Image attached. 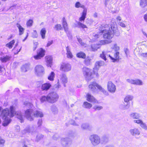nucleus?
I'll list each match as a JSON object with an SVG mask.
<instances>
[{"label": "nucleus", "instance_id": "nucleus-29", "mask_svg": "<svg viewBox=\"0 0 147 147\" xmlns=\"http://www.w3.org/2000/svg\"><path fill=\"white\" fill-rule=\"evenodd\" d=\"M17 27L19 29V35H21L22 34L24 33L25 30L24 28H23L19 24L17 23L16 24Z\"/></svg>", "mask_w": 147, "mask_h": 147}, {"label": "nucleus", "instance_id": "nucleus-31", "mask_svg": "<svg viewBox=\"0 0 147 147\" xmlns=\"http://www.w3.org/2000/svg\"><path fill=\"white\" fill-rule=\"evenodd\" d=\"M112 42L111 40H102L100 41V43L99 44L100 45H104L111 43Z\"/></svg>", "mask_w": 147, "mask_h": 147}, {"label": "nucleus", "instance_id": "nucleus-61", "mask_svg": "<svg viewBox=\"0 0 147 147\" xmlns=\"http://www.w3.org/2000/svg\"><path fill=\"white\" fill-rule=\"evenodd\" d=\"M93 22V20H88L86 21V24H89L90 26L91 25Z\"/></svg>", "mask_w": 147, "mask_h": 147}, {"label": "nucleus", "instance_id": "nucleus-21", "mask_svg": "<svg viewBox=\"0 0 147 147\" xmlns=\"http://www.w3.org/2000/svg\"><path fill=\"white\" fill-rule=\"evenodd\" d=\"M129 116L133 119H139L141 117L140 114L136 112L131 113L129 115Z\"/></svg>", "mask_w": 147, "mask_h": 147}, {"label": "nucleus", "instance_id": "nucleus-26", "mask_svg": "<svg viewBox=\"0 0 147 147\" xmlns=\"http://www.w3.org/2000/svg\"><path fill=\"white\" fill-rule=\"evenodd\" d=\"M34 117H42L43 116V114L42 112L40 110H39L34 112Z\"/></svg>", "mask_w": 147, "mask_h": 147}, {"label": "nucleus", "instance_id": "nucleus-57", "mask_svg": "<svg viewBox=\"0 0 147 147\" xmlns=\"http://www.w3.org/2000/svg\"><path fill=\"white\" fill-rule=\"evenodd\" d=\"M51 110L53 112L56 113L57 112V109L56 107L53 106L51 107Z\"/></svg>", "mask_w": 147, "mask_h": 147}, {"label": "nucleus", "instance_id": "nucleus-43", "mask_svg": "<svg viewBox=\"0 0 147 147\" xmlns=\"http://www.w3.org/2000/svg\"><path fill=\"white\" fill-rule=\"evenodd\" d=\"M111 47L112 49H114L116 51H118L119 49V47L117 46V44L116 43H115L113 44H111Z\"/></svg>", "mask_w": 147, "mask_h": 147}, {"label": "nucleus", "instance_id": "nucleus-59", "mask_svg": "<svg viewBox=\"0 0 147 147\" xmlns=\"http://www.w3.org/2000/svg\"><path fill=\"white\" fill-rule=\"evenodd\" d=\"M126 81L130 83L131 84H134V80H133L131 79H127L126 80Z\"/></svg>", "mask_w": 147, "mask_h": 147}, {"label": "nucleus", "instance_id": "nucleus-35", "mask_svg": "<svg viewBox=\"0 0 147 147\" xmlns=\"http://www.w3.org/2000/svg\"><path fill=\"white\" fill-rule=\"evenodd\" d=\"M55 76V74L52 71L49 75L48 77V79L50 81H53L54 80Z\"/></svg>", "mask_w": 147, "mask_h": 147}, {"label": "nucleus", "instance_id": "nucleus-34", "mask_svg": "<svg viewBox=\"0 0 147 147\" xmlns=\"http://www.w3.org/2000/svg\"><path fill=\"white\" fill-rule=\"evenodd\" d=\"M46 33V30L45 28H43L40 31V34L42 39H44L45 38Z\"/></svg>", "mask_w": 147, "mask_h": 147}, {"label": "nucleus", "instance_id": "nucleus-32", "mask_svg": "<svg viewBox=\"0 0 147 147\" xmlns=\"http://www.w3.org/2000/svg\"><path fill=\"white\" fill-rule=\"evenodd\" d=\"M15 43V40H13L9 43H7L6 45L5 46L6 47H8L9 49H11L12 48Z\"/></svg>", "mask_w": 147, "mask_h": 147}, {"label": "nucleus", "instance_id": "nucleus-25", "mask_svg": "<svg viewBox=\"0 0 147 147\" xmlns=\"http://www.w3.org/2000/svg\"><path fill=\"white\" fill-rule=\"evenodd\" d=\"M11 58L10 55H6L5 56L1 57L0 58V60L2 63H6L9 61Z\"/></svg>", "mask_w": 147, "mask_h": 147}, {"label": "nucleus", "instance_id": "nucleus-48", "mask_svg": "<svg viewBox=\"0 0 147 147\" xmlns=\"http://www.w3.org/2000/svg\"><path fill=\"white\" fill-rule=\"evenodd\" d=\"M133 122L135 123H136L138 124H140V125L143 122L142 121L141 119H137V120H134Z\"/></svg>", "mask_w": 147, "mask_h": 147}, {"label": "nucleus", "instance_id": "nucleus-45", "mask_svg": "<svg viewBox=\"0 0 147 147\" xmlns=\"http://www.w3.org/2000/svg\"><path fill=\"white\" fill-rule=\"evenodd\" d=\"M91 59L88 57H87L84 60L85 63L87 65H89L90 63Z\"/></svg>", "mask_w": 147, "mask_h": 147}, {"label": "nucleus", "instance_id": "nucleus-49", "mask_svg": "<svg viewBox=\"0 0 147 147\" xmlns=\"http://www.w3.org/2000/svg\"><path fill=\"white\" fill-rule=\"evenodd\" d=\"M55 28L56 30H60L62 29V27L60 24H57L55 25Z\"/></svg>", "mask_w": 147, "mask_h": 147}, {"label": "nucleus", "instance_id": "nucleus-24", "mask_svg": "<svg viewBox=\"0 0 147 147\" xmlns=\"http://www.w3.org/2000/svg\"><path fill=\"white\" fill-rule=\"evenodd\" d=\"M87 13V10L84 9L82 13V16L79 18L80 22L84 21L86 18Z\"/></svg>", "mask_w": 147, "mask_h": 147}, {"label": "nucleus", "instance_id": "nucleus-47", "mask_svg": "<svg viewBox=\"0 0 147 147\" xmlns=\"http://www.w3.org/2000/svg\"><path fill=\"white\" fill-rule=\"evenodd\" d=\"M140 126L142 129L145 130H147V126L146 124L143 122L140 125Z\"/></svg>", "mask_w": 147, "mask_h": 147}, {"label": "nucleus", "instance_id": "nucleus-10", "mask_svg": "<svg viewBox=\"0 0 147 147\" xmlns=\"http://www.w3.org/2000/svg\"><path fill=\"white\" fill-rule=\"evenodd\" d=\"M35 74L37 76H41L44 73V68L41 65H36L35 68Z\"/></svg>", "mask_w": 147, "mask_h": 147}, {"label": "nucleus", "instance_id": "nucleus-46", "mask_svg": "<svg viewBox=\"0 0 147 147\" xmlns=\"http://www.w3.org/2000/svg\"><path fill=\"white\" fill-rule=\"evenodd\" d=\"M103 108L102 107L97 105H95L93 108L95 110V111H99L101 109H102Z\"/></svg>", "mask_w": 147, "mask_h": 147}, {"label": "nucleus", "instance_id": "nucleus-12", "mask_svg": "<svg viewBox=\"0 0 147 147\" xmlns=\"http://www.w3.org/2000/svg\"><path fill=\"white\" fill-rule=\"evenodd\" d=\"M104 61H97L96 63L95 67L93 69V72L94 74L96 75L97 77H98V76L97 71L100 67L104 65Z\"/></svg>", "mask_w": 147, "mask_h": 147}, {"label": "nucleus", "instance_id": "nucleus-40", "mask_svg": "<svg viewBox=\"0 0 147 147\" xmlns=\"http://www.w3.org/2000/svg\"><path fill=\"white\" fill-rule=\"evenodd\" d=\"M134 84L137 85L141 86L143 84V83L141 80L137 79L134 80Z\"/></svg>", "mask_w": 147, "mask_h": 147}, {"label": "nucleus", "instance_id": "nucleus-4", "mask_svg": "<svg viewBox=\"0 0 147 147\" xmlns=\"http://www.w3.org/2000/svg\"><path fill=\"white\" fill-rule=\"evenodd\" d=\"M24 107H26L29 108L25 111V117L28 120L32 121L34 119L33 110L30 108H32L33 107V105L31 103L28 102L27 101H25L24 103Z\"/></svg>", "mask_w": 147, "mask_h": 147}, {"label": "nucleus", "instance_id": "nucleus-8", "mask_svg": "<svg viewBox=\"0 0 147 147\" xmlns=\"http://www.w3.org/2000/svg\"><path fill=\"white\" fill-rule=\"evenodd\" d=\"M89 139L92 144L94 146H96L100 142V137L96 134L92 135L89 137Z\"/></svg>", "mask_w": 147, "mask_h": 147}, {"label": "nucleus", "instance_id": "nucleus-14", "mask_svg": "<svg viewBox=\"0 0 147 147\" xmlns=\"http://www.w3.org/2000/svg\"><path fill=\"white\" fill-rule=\"evenodd\" d=\"M61 142L62 146L64 147L69 146L71 144V140L68 138H62Z\"/></svg>", "mask_w": 147, "mask_h": 147}, {"label": "nucleus", "instance_id": "nucleus-44", "mask_svg": "<svg viewBox=\"0 0 147 147\" xmlns=\"http://www.w3.org/2000/svg\"><path fill=\"white\" fill-rule=\"evenodd\" d=\"M40 100L41 102H43L46 101L48 102V95L47 96H42Z\"/></svg>", "mask_w": 147, "mask_h": 147}, {"label": "nucleus", "instance_id": "nucleus-30", "mask_svg": "<svg viewBox=\"0 0 147 147\" xmlns=\"http://www.w3.org/2000/svg\"><path fill=\"white\" fill-rule=\"evenodd\" d=\"M76 56L78 58L84 59L86 57V55L84 53L80 52L76 54Z\"/></svg>", "mask_w": 147, "mask_h": 147}, {"label": "nucleus", "instance_id": "nucleus-54", "mask_svg": "<svg viewBox=\"0 0 147 147\" xmlns=\"http://www.w3.org/2000/svg\"><path fill=\"white\" fill-rule=\"evenodd\" d=\"M61 86L59 83V82H57V84L54 85V89L56 90H57L58 89L61 87Z\"/></svg>", "mask_w": 147, "mask_h": 147}, {"label": "nucleus", "instance_id": "nucleus-58", "mask_svg": "<svg viewBox=\"0 0 147 147\" xmlns=\"http://www.w3.org/2000/svg\"><path fill=\"white\" fill-rule=\"evenodd\" d=\"M53 40H52L48 41L46 47H49L52 44H53Z\"/></svg>", "mask_w": 147, "mask_h": 147}, {"label": "nucleus", "instance_id": "nucleus-5", "mask_svg": "<svg viewBox=\"0 0 147 147\" xmlns=\"http://www.w3.org/2000/svg\"><path fill=\"white\" fill-rule=\"evenodd\" d=\"M96 87L105 94H108L107 92L96 82H91L88 86L89 88L93 92H95L96 91Z\"/></svg>", "mask_w": 147, "mask_h": 147}, {"label": "nucleus", "instance_id": "nucleus-19", "mask_svg": "<svg viewBox=\"0 0 147 147\" xmlns=\"http://www.w3.org/2000/svg\"><path fill=\"white\" fill-rule=\"evenodd\" d=\"M51 86V84L49 83H44L41 85V89L42 91H47Z\"/></svg>", "mask_w": 147, "mask_h": 147}, {"label": "nucleus", "instance_id": "nucleus-27", "mask_svg": "<svg viewBox=\"0 0 147 147\" xmlns=\"http://www.w3.org/2000/svg\"><path fill=\"white\" fill-rule=\"evenodd\" d=\"M100 46L99 44H94L92 45L90 50L92 51H95L100 48Z\"/></svg>", "mask_w": 147, "mask_h": 147}, {"label": "nucleus", "instance_id": "nucleus-22", "mask_svg": "<svg viewBox=\"0 0 147 147\" xmlns=\"http://www.w3.org/2000/svg\"><path fill=\"white\" fill-rule=\"evenodd\" d=\"M60 79L62 83L64 84V86H65V84L67 82V78L66 75L64 74H61L60 76Z\"/></svg>", "mask_w": 147, "mask_h": 147}, {"label": "nucleus", "instance_id": "nucleus-2", "mask_svg": "<svg viewBox=\"0 0 147 147\" xmlns=\"http://www.w3.org/2000/svg\"><path fill=\"white\" fill-rule=\"evenodd\" d=\"M100 33L103 34V37L104 39L111 40L115 35L118 36L120 34L117 25L114 23L110 25L107 24L101 25L100 27Z\"/></svg>", "mask_w": 147, "mask_h": 147}, {"label": "nucleus", "instance_id": "nucleus-41", "mask_svg": "<svg viewBox=\"0 0 147 147\" xmlns=\"http://www.w3.org/2000/svg\"><path fill=\"white\" fill-rule=\"evenodd\" d=\"M130 107L129 103H127V104H124L121 105V108L123 110H126L128 109Z\"/></svg>", "mask_w": 147, "mask_h": 147}, {"label": "nucleus", "instance_id": "nucleus-23", "mask_svg": "<svg viewBox=\"0 0 147 147\" xmlns=\"http://www.w3.org/2000/svg\"><path fill=\"white\" fill-rule=\"evenodd\" d=\"M82 128L84 130H90L92 128V126L88 123H83L81 125Z\"/></svg>", "mask_w": 147, "mask_h": 147}, {"label": "nucleus", "instance_id": "nucleus-51", "mask_svg": "<svg viewBox=\"0 0 147 147\" xmlns=\"http://www.w3.org/2000/svg\"><path fill=\"white\" fill-rule=\"evenodd\" d=\"M33 21L32 20H29L26 23V25L27 26H31L32 25Z\"/></svg>", "mask_w": 147, "mask_h": 147}, {"label": "nucleus", "instance_id": "nucleus-52", "mask_svg": "<svg viewBox=\"0 0 147 147\" xmlns=\"http://www.w3.org/2000/svg\"><path fill=\"white\" fill-rule=\"evenodd\" d=\"M43 137V136L41 134H39L36 137V140L37 141L39 140Z\"/></svg>", "mask_w": 147, "mask_h": 147}, {"label": "nucleus", "instance_id": "nucleus-18", "mask_svg": "<svg viewBox=\"0 0 147 147\" xmlns=\"http://www.w3.org/2000/svg\"><path fill=\"white\" fill-rule=\"evenodd\" d=\"M45 60L47 66L51 67L53 64V58L51 56H47L45 57Z\"/></svg>", "mask_w": 147, "mask_h": 147}, {"label": "nucleus", "instance_id": "nucleus-1", "mask_svg": "<svg viewBox=\"0 0 147 147\" xmlns=\"http://www.w3.org/2000/svg\"><path fill=\"white\" fill-rule=\"evenodd\" d=\"M16 115V117L20 121L21 123L24 121V116L22 115L20 111H15L14 107L11 106L10 107L9 110L6 108L2 110V108L0 107V116L4 120L3 125L5 127L7 126L11 122L10 118Z\"/></svg>", "mask_w": 147, "mask_h": 147}, {"label": "nucleus", "instance_id": "nucleus-39", "mask_svg": "<svg viewBox=\"0 0 147 147\" xmlns=\"http://www.w3.org/2000/svg\"><path fill=\"white\" fill-rule=\"evenodd\" d=\"M75 6L77 8H81L84 9L85 8V6L84 5L81 4L79 2H77L75 4Z\"/></svg>", "mask_w": 147, "mask_h": 147}, {"label": "nucleus", "instance_id": "nucleus-36", "mask_svg": "<svg viewBox=\"0 0 147 147\" xmlns=\"http://www.w3.org/2000/svg\"><path fill=\"white\" fill-rule=\"evenodd\" d=\"M29 65L28 64H25L23 65L21 67V70L22 71L25 72L29 69Z\"/></svg>", "mask_w": 147, "mask_h": 147}, {"label": "nucleus", "instance_id": "nucleus-13", "mask_svg": "<svg viewBox=\"0 0 147 147\" xmlns=\"http://www.w3.org/2000/svg\"><path fill=\"white\" fill-rule=\"evenodd\" d=\"M107 88L108 91L111 93H114L116 90V87L115 85L111 81L108 82Z\"/></svg>", "mask_w": 147, "mask_h": 147}, {"label": "nucleus", "instance_id": "nucleus-7", "mask_svg": "<svg viewBox=\"0 0 147 147\" xmlns=\"http://www.w3.org/2000/svg\"><path fill=\"white\" fill-rule=\"evenodd\" d=\"M83 74L86 80L89 81L93 78L91 70L86 67H84L82 69Z\"/></svg>", "mask_w": 147, "mask_h": 147}, {"label": "nucleus", "instance_id": "nucleus-38", "mask_svg": "<svg viewBox=\"0 0 147 147\" xmlns=\"http://www.w3.org/2000/svg\"><path fill=\"white\" fill-rule=\"evenodd\" d=\"M77 27L79 28H82L83 29H84L85 28H87V27L86 26L81 22H77Z\"/></svg>", "mask_w": 147, "mask_h": 147}, {"label": "nucleus", "instance_id": "nucleus-56", "mask_svg": "<svg viewBox=\"0 0 147 147\" xmlns=\"http://www.w3.org/2000/svg\"><path fill=\"white\" fill-rule=\"evenodd\" d=\"M51 110L53 112L56 113L57 112V109L56 107L53 106L51 107Z\"/></svg>", "mask_w": 147, "mask_h": 147}, {"label": "nucleus", "instance_id": "nucleus-42", "mask_svg": "<svg viewBox=\"0 0 147 147\" xmlns=\"http://www.w3.org/2000/svg\"><path fill=\"white\" fill-rule=\"evenodd\" d=\"M83 106L84 108L89 109L92 107V105L90 103L86 102L84 103Z\"/></svg>", "mask_w": 147, "mask_h": 147}, {"label": "nucleus", "instance_id": "nucleus-9", "mask_svg": "<svg viewBox=\"0 0 147 147\" xmlns=\"http://www.w3.org/2000/svg\"><path fill=\"white\" fill-rule=\"evenodd\" d=\"M60 70L64 72H68L71 69V65L67 63H62L61 65Z\"/></svg>", "mask_w": 147, "mask_h": 147}, {"label": "nucleus", "instance_id": "nucleus-6", "mask_svg": "<svg viewBox=\"0 0 147 147\" xmlns=\"http://www.w3.org/2000/svg\"><path fill=\"white\" fill-rule=\"evenodd\" d=\"M59 98L57 94L54 92H51L48 94V102L53 103L56 102Z\"/></svg>", "mask_w": 147, "mask_h": 147}, {"label": "nucleus", "instance_id": "nucleus-60", "mask_svg": "<svg viewBox=\"0 0 147 147\" xmlns=\"http://www.w3.org/2000/svg\"><path fill=\"white\" fill-rule=\"evenodd\" d=\"M100 37V35L95 34L93 36V38L94 40H95L97 38H99Z\"/></svg>", "mask_w": 147, "mask_h": 147}, {"label": "nucleus", "instance_id": "nucleus-15", "mask_svg": "<svg viewBox=\"0 0 147 147\" xmlns=\"http://www.w3.org/2000/svg\"><path fill=\"white\" fill-rule=\"evenodd\" d=\"M131 135L134 136H138L140 134V131L139 129L137 128H133L131 129L129 131Z\"/></svg>", "mask_w": 147, "mask_h": 147}, {"label": "nucleus", "instance_id": "nucleus-3", "mask_svg": "<svg viewBox=\"0 0 147 147\" xmlns=\"http://www.w3.org/2000/svg\"><path fill=\"white\" fill-rule=\"evenodd\" d=\"M119 52L117 51L114 54V58H113L111 56L109 51H103L100 54V57L105 61H106L108 58H109L113 62H115L119 61Z\"/></svg>", "mask_w": 147, "mask_h": 147}, {"label": "nucleus", "instance_id": "nucleus-16", "mask_svg": "<svg viewBox=\"0 0 147 147\" xmlns=\"http://www.w3.org/2000/svg\"><path fill=\"white\" fill-rule=\"evenodd\" d=\"M45 52V51L42 48L38 50V52L37 53V55L34 56V58L36 60L40 59L44 56Z\"/></svg>", "mask_w": 147, "mask_h": 147}, {"label": "nucleus", "instance_id": "nucleus-11", "mask_svg": "<svg viewBox=\"0 0 147 147\" xmlns=\"http://www.w3.org/2000/svg\"><path fill=\"white\" fill-rule=\"evenodd\" d=\"M62 24L65 31L67 34V36L69 38L71 39V36L68 30V25L66 20L64 17H63L62 19Z\"/></svg>", "mask_w": 147, "mask_h": 147}, {"label": "nucleus", "instance_id": "nucleus-20", "mask_svg": "<svg viewBox=\"0 0 147 147\" xmlns=\"http://www.w3.org/2000/svg\"><path fill=\"white\" fill-rule=\"evenodd\" d=\"M67 57L69 59H71L73 57V55L71 52V49L68 46L66 47Z\"/></svg>", "mask_w": 147, "mask_h": 147}, {"label": "nucleus", "instance_id": "nucleus-50", "mask_svg": "<svg viewBox=\"0 0 147 147\" xmlns=\"http://www.w3.org/2000/svg\"><path fill=\"white\" fill-rule=\"evenodd\" d=\"M32 37L33 38H37L38 36V34L36 30H34L33 32L32 33Z\"/></svg>", "mask_w": 147, "mask_h": 147}, {"label": "nucleus", "instance_id": "nucleus-53", "mask_svg": "<svg viewBox=\"0 0 147 147\" xmlns=\"http://www.w3.org/2000/svg\"><path fill=\"white\" fill-rule=\"evenodd\" d=\"M124 51L126 54V57H128L129 56V49L127 48H125L124 49Z\"/></svg>", "mask_w": 147, "mask_h": 147}, {"label": "nucleus", "instance_id": "nucleus-37", "mask_svg": "<svg viewBox=\"0 0 147 147\" xmlns=\"http://www.w3.org/2000/svg\"><path fill=\"white\" fill-rule=\"evenodd\" d=\"M140 5L142 7H144L147 5V0H141Z\"/></svg>", "mask_w": 147, "mask_h": 147}, {"label": "nucleus", "instance_id": "nucleus-28", "mask_svg": "<svg viewBox=\"0 0 147 147\" xmlns=\"http://www.w3.org/2000/svg\"><path fill=\"white\" fill-rule=\"evenodd\" d=\"M26 132L32 134L35 131V128L34 127H27L25 129Z\"/></svg>", "mask_w": 147, "mask_h": 147}, {"label": "nucleus", "instance_id": "nucleus-17", "mask_svg": "<svg viewBox=\"0 0 147 147\" xmlns=\"http://www.w3.org/2000/svg\"><path fill=\"white\" fill-rule=\"evenodd\" d=\"M87 100L88 101L94 103H97L98 101L95 98L89 93H87L86 94Z\"/></svg>", "mask_w": 147, "mask_h": 147}, {"label": "nucleus", "instance_id": "nucleus-64", "mask_svg": "<svg viewBox=\"0 0 147 147\" xmlns=\"http://www.w3.org/2000/svg\"><path fill=\"white\" fill-rule=\"evenodd\" d=\"M5 142V140L0 137V145H3L4 144Z\"/></svg>", "mask_w": 147, "mask_h": 147}, {"label": "nucleus", "instance_id": "nucleus-55", "mask_svg": "<svg viewBox=\"0 0 147 147\" xmlns=\"http://www.w3.org/2000/svg\"><path fill=\"white\" fill-rule=\"evenodd\" d=\"M70 123L71 124L74 125H79V124L78 123H76L75 121H73V120H71L70 121Z\"/></svg>", "mask_w": 147, "mask_h": 147}, {"label": "nucleus", "instance_id": "nucleus-63", "mask_svg": "<svg viewBox=\"0 0 147 147\" xmlns=\"http://www.w3.org/2000/svg\"><path fill=\"white\" fill-rule=\"evenodd\" d=\"M5 70V68L2 66H0V74L3 73Z\"/></svg>", "mask_w": 147, "mask_h": 147}, {"label": "nucleus", "instance_id": "nucleus-62", "mask_svg": "<svg viewBox=\"0 0 147 147\" xmlns=\"http://www.w3.org/2000/svg\"><path fill=\"white\" fill-rule=\"evenodd\" d=\"M79 42V43L82 46H84L85 45V43L84 42H82V40L79 38H77Z\"/></svg>", "mask_w": 147, "mask_h": 147}, {"label": "nucleus", "instance_id": "nucleus-33", "mask_svg": "<svg viewBox=\"0 0 147 147\" xmlns=\"http://www.w3.org/2000/svg\"><path fill=\"white\" fill-rule=\"evenodd\" d=\"M133 96L132 95H128L125 98L124 101L126 102L129 103L128 102L129 101L133 99Z\"/></svg>", "mask_w": 147, "mask_h": 147}]
</instances>
